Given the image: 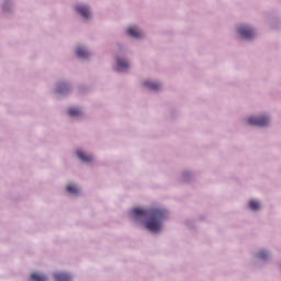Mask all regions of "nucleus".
Segmentation results:
<instances>
[{
    "mask_svg": "<svg viewBox=\"0 0 281 281\" xmlns=\"http://www.w3.org/2000/svg\"><path fill=\"white\" fill-rule=\"evenodd\" d=\"M268 254H267V251H265V250H261V251H259V254H258V258H260L261 260H266L267 258H268Z\"/></svg>",
    "mask_w": 281,
    "mask_h": 281,
    "instance_id": "15",
    "label": "nucleus"
},
{
    "mask_svg": "<svg viewBox=\"0 0 281 281\" xmlns=\"http://www.w3.org/2000/svg\"><path fill=\"white\" fill-rule=\"evenodd\" d=\"M67 192H69L70 194H78L79 190H78V187L74 184H68Z\"/></svg>",
    "mask_w": 281,
    "mask_h": 281,
    "instance_id": "13",
    "label": "nucleus"
},
{
    "mask_svg": "<svg viewBox=\"0 0 281 281\" xmlns=\"http://www.w3.org/2000/svg\"><path fill=\"white\" fill-rule=\"evenodd\" d=\"M144 87L150 89V91H158V89H161V85L151 81H145Z\"/></svg>",
    "mask_w": 281,
    "mask_h": 281,
    "instance_id": "7",
    "label": "nucleus"
},
{
    "mask_svg": "<svg viewBox=\"0 0 281 281\" xmlns=\"http://www.w3.org/2000/svg\"><path fill=\"white\" fill-rule=\"evenodd\" d=\"M77 156L79 157V159H81V161H86V162L93 161V157L87 156L82 151H77Z\"/></svg>",
    "mask_w": 281,
    "mask_h": 281,
    "instance_id": "10",
    "label": "nucleus"
},
{
    "mask_svg": "<svg viewBox=\"0 0 281 281\" xmlns=\"http://www.w3.org/2000/svg\"><path fill=\"white\" fill-rule=\"evenodd\" d=\"M68 115L71 117H78L79 115H82V112L78 109L71 108L68 110Z\"/></svg>",
    "mask_w": 281,
    "mask_h": 281,
    "instance_id": "12",
    "label": "nucleus"
},
{
    "mask_svg": "<svg viewBox=\"0 0 281 281\" xmlns=\"http://www.w3.org/2000/svg\"><path fill=\"white\" fill-rule=\"evenodd\" d=\"M128 36H132L133 38H142L144 34L139 31V29L135 26H131L127 29Z\"/></svg>",
    "mask_w": 281,
    "mask_h": 281,
    "instance_id": "5",
    "label": "nucleus"
},
{
    "mask_svg": "<svg viewBox=\"0 0 281 281\" xmlns=\"http://www.w3.org/2000/svg\"><path fill=\"white\" fill-rule=\"evenodd\" d=\"M54 279L56 281H71V276L63 272H57L55 273Z\"/></svg>",
    "mask_w": 281,
    "mask_h": 281,
    "instance_id": "6",
    "label": "nucleus"
},
{
    "mask_svg": "<svg viewBox=\"0 0 281 281\" xmlns=\"http://www.w3.org/2000/svg\"><path fill=\"white\" fill-rule=\"evenodd\" d=\"M77 56L79 58H87L89 56V50L83 47H79L77 48Z\"/></svg>",
    "mask_w": 281,
    "mask_h": 281,
    "instance_id": "8",
    "label": "nucleus"
},
{
    "mask_svg": "<svg viewBox=\"0 0 281 281\" xmlns=\"http://www.w3.org/2000/svg\"><path fill=\"white\" fill-rule=\"evenodd\" d=\"M249 207L250 210H260V204L258 203V201L251 200L249 202Z\"/></svg>",
    "mask_w": 281,
    "mask_h": 281,
    "instance_id": "14",
    "label": "nucleus"
},
{
    "mask_svg": "<svg viewBox=\"0 0 281 281\" xmlns=\"http://www.w3.org/2000/svg\"><path fill=\"white\" fill-rule=\"evenodd\" d=\"M31 280L34 281H47V277L45 274H40V273H32L31 274Z\"/></svg>",
    "mask_w": 281,
    "mask_h": 281,
    "instance_id": "9",
    "label": "nucleus"
},
{
    "mask_svg": "<svg viewBox=\"0 0 281 281\" xmlns=\"http://www.w3.org/2000/svg\"><path fill=\"white\" fill-rule=\"evenodd\" d=\"M248 124L251 126H267L269 124V117L267 116H251L248 119Z\"/></svg>",
    "mask_w": 281,
    "mask_h": 281,
    "instance_id": "2",
    "label": "nucleus"
},
{
    "mask_svg": "<svg viewBox=\"0 0 281 281\" xmlns=\"http://www.w3.org/2000/svg\"><path fill=\"white\" fill-rule=\"evenodd\" d=\"M76 10L81 16H83V19H89V16H91V11H89V7L78 5Z\"/></svg>",
    "mask_w": 281,
    "mask_h": 281,
    "instance_id": "4",
    "label": "nucleus"
},
{
    "mask_svg": "<svg viewBox=\"0 0 281 281\" xmlns=\"http://www.w3.org/2000/svg\"><path fill=\"white\" fill-rule=\"evenodd\" d=\"M238 34H240L243 38H247V40L254 38V36L256 35V33L254 32V29L245 25H241L238 27Z\"/></svg>",
    "mask_w": 281,
    "mask_h": 281,
    "instance_id": "3",
    "label": "nucleus"
},
{
    "mask_svg": "<svg viewBox=\"0 0 281 281\" xmlns=\"http://www.w3.org/2000/svg\"><path fill=\"white\" fill-rule=\"evenodd\" d=\"M166 214H168V212L164 209L144 210L136 207L131 212V216L134 221H146L147 218L145 227L154 233L161 231V222L166 218Z\"/></svg>",
    "mask_w": 281,
    "mask_h": 281,
    "instance_id": "1",
    "label": "nucleus"
},
{
    "mask_svg": "<svg viewBox=\"0 0 281 281\" xmlns=\"http://www.w3.org/2000/svg\"><path fill=\"white\" fill-rule=\"evenodd\" d=\"M117 69L122 71V69H128V61L124 59H117Z\"/></svg>",
    "mask_w": 281,
    "mask_h": 281,
    "instance_id": "11",
    "label": "nucleus"
}]
</instances>
